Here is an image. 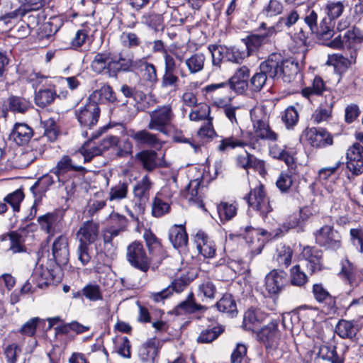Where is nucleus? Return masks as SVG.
<instances>
[{
	"label": "nucleus",
	"mask_w": 363,
	"mask_h": 363,
	"mask_svg": "<svg viewBox=\"0 0 363 363\" xmlns=\"http://www.w3.org/2000/svg\"><path fill=\"white\" fill-rule=\"evenodd\" d=\"M57 96L56 91L52 88L41 89L35 92V101L38 106L45 107L51 104Z\"/></svg>",
	"instance_id": "45"
},
{
	"label": "nucleus",
	"mask_w": 363,
	"mask_h": 363,
	"mask_svg": "<svg viewBox=\"0 0 363 363\" xmlns=\"http://www.w3.org/2000/svg\"><path fill=\"white\" fill-rule=\"evenodd\" d=\"M290 283L291 285L303 287L308 282V277L301 269L299 264H296L290 269Z\"/></svg>",
	"instance_id": "49"
},
{
	"label": "nucleus",
	"mask_w": 363,
	"mask_h": 363,
	"mask_svg": "<svg viewBox=\"0 0 363 363\" xmlns=\"http://www.w3.org/2000/svg\"><path fill=\"white\" fill-rule=\"evenodd\" d=\"M227 86H228V84H225V82L207 85L204 87L206 97L211 99L215 105V100H216V99H220L218 95L220 92L226 91Z\"/></svg>",
	"instance_id": "58"
},
{
	"label": "nucleus",
	"mask_w": 363,
	"mask_h": 363,
	"mask_svg": "<svg viewBox=\"0 0 363 363\" xmlns=\"http://www.w3.org/2000/svg\"><path fill=\"white\" fill-rule=\"evenodd\" d=\"M152 186V182L150 181L149 177L147 175L143 176L133 188L135 197L138 198L140 201L147 200Z\"/></svg>",
	"instance_id": "43"
},
{
	"label": "nucleus",
	"mask_w": 363,
	"mask_h": 363,
	"mask_svg": "<svg viewBox=\"0 0 363 363\" xmlns=\"http://www.w3.org/2000/svg\"><path fill=\"white\" fill-rule=\"evenodd\" d=\"M218 309L233 315L237 310L236 303L230 294H225L216 304Z\"/></svg>",
	"instance_id": "53"
},
{
	"label": "nucleus",
	"mask_w": 363,
	"mask_h": 363,
	"mask_svg": "<svg viewBox=\"0 0 363 363\" xmlns=\"http://www.w3.org/2000/svg\"><path fill=\"white\" fill-rule=\"evenodd\" d=\"M291 169H291L286 172H281L277 180L276 185L283 193L287 192L293 184L294 179Z\"/></svg>",
	"instance_id": "56"
},
{
	"label": "nucleus",
	"mask_w": 363,
	"mask_h": 363,
	"mask_svg": "<svg viewBox=\"0 0 363 363\" xmlns=\"http://www.w3.org/2000/svg\"><path fill=\"white\" fill-rule=\"evenodd\" d=\"M108 148L107 144L104 143L103 147L92 145L85 144L79 150L80 155L83 156L84 162H90L94 157L102 155L105 149Z\"/></svg>",
	"instance_id": "46"
},
{
	"label": "nucleus",
	"mask_w": 363,
	"mask_h": 363,
	"mask_svg": "<svg viewBox=\"0 0 363 363\" xmlns=\"http://www.w3.org/2000/svg\"><path fill=\"white\" fill-rule=\"evenodd\" d=\"M104 143L109 146H116L117 147L116 155L121 157H125L130 155L133 152V144L128 139L119 140L116 136H110L104 140Z\"/></svg>",
	"instance_id": "36"
},
{
	"label": "nucleus",
	"mask_w": 363,
	"mask_h": 363,
	"mask_svg": "<svg viewBox=\"0 0 363 363\" xmlns=\"http://www.w3.org/2000/svg\"><path fill=\"white\" fill-rule=\"evenodd\" d=\"M208 50L211 53L213 65L219 66L223 60H225L227 46L220 45H210Z\"/></svg>",
	"instance_id": "57"
},
{
	"label": "nucleus",
	"mask_w": 363,
	"mask_h": 363,
	"mask_svg": "<svg viewBox=\"0 0 363 363\" xmlns=\"http://www.w3.org/2000/svg\"><path fill=\"white\" fill-rule=\"evenodd\" d=\"M215 106L222 108L224 115L232 124H238L237 116L238 115V111L240 110L239 106L226 104L222 99H216V100H215Z\"/></svg>",
	"instance_id": "48"
},
{
	"label": "nucleus",
	"mask_w": 363,
	"mask_h": 363,
	"mask_svg": "<svg viewBox=\"0 0 363 363\" xmlns=\"http://www.w3.org/2000/svg\"><path fill=\"white\" fill-rule=\"evenodd\" d=\"M334 27L335 23L330 18H323L313 34H315L317 39L325 44L334 35Z\"/></svg>",
	"instance_id": "34"
},
{
	"label": "nucleus",
	"mask_w": 363,
	"mask_h": 363,
	"mask_svg": "<svg viewBox=\"0 0 363 363\" xmlns=\"http://www.w3.org/2000/svg\"><path fill=\"white\" fill-rule=\"evenodd\" d=\"M160 340L153 337L143 343L139 350L140 359L145 362H154L160 347Z\"/></svg>",
	"instance_id": "31"
},
{
	"label": "nucleus",
	"mask_w": 363,
	"mask_h": 363,
	"mask_svg": "<svg viewBox=\"0 0 363 363\" xmlns=\"http://www.w3.org/2000/svg\"><path fill=\"white\" fill-rule=\"evenodd\" d=\"M245 199L250 206L260 213L262 218H265L273 210L269 199L266 195L264 186L262 184L252 189L245 196Z\"/></svg>",
	"instance_id": "6"
},
{
	"label": "nucleus",
	"mask_w": 363,
	"mask_h": 363,
	"mask_svg": "<svg viewBox=\"0 0 363 363\" xmlns=\"http://www.w3.org/2000/svg\"><path fill=\"white\" fill-rule=\"evenodd\" d=\"M52 256L59 265H65L69 260V251L68 239L65 235H60L52 243Z\"/></svg>",
	"instance_id": "24"
},
{
	"label": "nucleus",
	"mask_w": 363,
	"mask_h": 363,
	"mask_svg": "<svg viewBox=\"0 0 363 363\" xmlns=\"http://www.w3.org/2000/svg\"><path fill=\"white\" fill-rule=\"evenodd\" d=\"M88 101L93 104H113L117 98L113 88L108 84H104L99 89L94 91L88 97Z\"/></svg>",
	"instance_id": "27"
},
{
	"label": "nucleus",
	"mask_w": 363,
	"mask_h": 363,
	"mask_svg": "<svg viewBox=\"0 0 363 363\" xmlns=\"http://www.w3.org/2000/svg\"><path fill=\"white\" fill-rule=\"evenodd\" d=\"M205 62V55L202 52H196L192 54L190 57L186 58L184 60V64L186 66L189 73L194 74L201 72L203 69Z\"/></svg>",
	"instance_id": "40"
},
{
	"label": "nucleus",
	"mask_w": 363,
	"mask_h": 363,
	"mask_svg": "<svg viewBox=\"0 0 363 363\" xmlns=\"http://www.w3.org/2000/svg\"><path fill=\"white\" fill-rule=\"evenodd\" d=\"M257 338L267 349L277 347L279 341L278 323L272 321L262 328L257 333Z\"/></svg>",
	"instance_id": "20"
},
{
	"label": "nucleus",
	"mask_w": 363,
	"mask_h": 363,
	"mask_svg": "<svg viewBox=\"0 0 363 363\" xmlns=\"http://www.w3.org/2000/svg\"><path fill=\"white\" fill-rule=\"evenodd\" d=\"M258 31L259 33L250 35L245 40L248 55L262 45L269 43L271 38L277 33L275 26L267 27V24L264 22L260 24Z\"/></svg>",
	"instance_id": "7"
},
{
	"label": "nucleus",
	"mask_w": 363,
	"mask_h": 363,
	"mask_svg": "<svg viewBox=\"0 0 363 363\" xmlns=\"http://www.w3.org/2000/svg\"><path fill=\"white\" fill-rule=\"evenodd\" d=\"M28 227L19 228L18 230L3 234L0 237L2 242H9L7 251L12 254L23 253L26 252L25 245L26 238L22 234Z\"/></svg>",
	"instance_id": "11"
},
{
	"label": "nucleus",
	"mask_w": 363,
	"mask_h": 363,
	"mask_svg": "<svg viewBox=\"0 0 363 363\" xmlns=\"http://www.w3.org/2000/svg\"><path fill=\"white\" fill-rule=\"evenodd\" d=\"M150 121L147 124L148 130H156L167 133L169 127L175 118L172 106L170 104L157 106L154 110L149 111Z\"/></svg>",
	"instance_id": "2"
},
{
	"label": "nucleus",
	"mask_w": 363,
	"mask_h": 363,
	"mask_svg": "<svg viewBox=\"0 0 363 363\" xmlns=\"http://www.w3.org/2000/svg\"><path fill=\"white\" fill-rule=\"evenodd\" d=\"M287 284L286 273L273 269L264 278V289L269 297H277Z\"/></svg>",
	"instance_id": "8"
},
{
	"label": "nucleus",
	"mask_w": 363,
	"mask_h": 363,
	"mask_svg": "<svg viewBox=\"0 0 363 363\" xmlns=\"http://www.w3.org/2000/svg\"><path fill=\"white\" fill-rule=\"evenodd\" d=\"M219 144L218 145L216 149L218 151L220 152H225L231 149H235L236 147H245V143H244V140L237 135H231L229 137H220Z\"/></svg>",
	"instance_id": "42"
},
{
	"label": "nucleus",
	"mask_w": 363,
	"mask_h": 363,
	"mask_svg": "<svg viewBox=\"0 0 363 363\" xmlns=\"http://www.w3.org/2000/svg\"><path fill=\"white\" fill-rule=\"evenodd\" d=\"M269 154L272 157L284 161L289 168L293 169L295 160L291 152L287 150L285 145L284 147L277 144L272 145L269 147Z\"/></svg>",
	"instance_id": "39"
},
{
	"label": "nucleus",
	"mask_w": 363,
	"mask_h": 363,
	"mask_svg": "<svg viewBox=\"0 0 363 363\" xmlns=\"http://www.w3.org/2000/svg\"><path fill=\"white\" fill-rule=\"evenodd\" d=\"M24 194L22 191L16 190L13 193L7 195L4 201L9 203L12 208L14 212H18L20 211V204L23 200Z\"/></svg>",
	"instance_id": "63"
},
{
	"label": "nucleus",
	"mask_w": 363,
	"mask_h": 363,
	"mask_svg": "<svg viewBox=\"0 0 363 363\" xmlns=\"http://www.w3.org/2000/svg\"><path fill=\"white\" fill-rule=\"evenodd\" d=\"M254 134L262 140L277 141L278 134L269 126V117L263 107H255L250 111Z\"/></svg>",
	"instance_id": "3"
},
{
	"label": "nucleus",
	"mask_w": 363,
	"mask_h": 363,
	"mask_svg": "<svg viewBox=\"0 0 363 363\" xmlns=\"http://www.w3.org/2000/svg\"><path fill=\"white\" fill-rule=\"evenodd\" d=\"M339 274L352 287L359 286L363 281V276L357 273L356 267L347 258L341 261Z\"/></svg>",
	"instance_id": "25"
},
{
	"label": "nucleus",
	"mask_w": 363,
	"mask_h": 363,
	"mask_svg": "<svg viewBox=\"0 0 363 363\" xmlns=\"http://www.w3.org/2000/svg\"><path fill=\"white\" fill-rule=\"evenodd\" d=\"M38 222L43 230L48 234L54 235L63 228V218L56 213H48L38 218Z\"/></svg>",
	"instance_id": "13"
},
{
	"label": "nucleus",
	"mask_w": 363,
	"mask_h": 363,
	"mask_svg": "<svg viewBox=\"0 0 363 363\" xmlns=\"http://www.w3.org/2000/svg\"><path fill=\"white\" fill-rule=\"evenodd\" d=\"M33 135V130L24 123H16L9 135L10 140L18 145L28 143Z\"/></svg>",
	"instance_id": "26"
},
{
	"label": "nucleus",
	"mask_w": 363,
	"mask_h": 363,
	"mask_svg": "<svg viewBox=\"0 0 363 363\" xmlns=\"http://www.w3.org/2000/svg\"><path fill=\"white\" fill-rule=\"evenodd\" d=\"M203 309H206L203 306L194 301L193 294H190L188 298L179 304L176 308L178 313H181L182 311L186 313H193Z\"/></svg>",
	"instance_id": "55"
},
{
	"label": "nucleus",
	"mask_w": 363,
	"mask_h": 363,
	"mask_svg": "<svg viewBox=\"0 0 363 363\" xmlns=\"http://www.w3.org/2000/svg\"><path fill=\"white\" fill-rule=\"evenodd\" d=\"M280 78L284 82L291 84L302 79L298 62L294 58H283Z\"/></svg>",
	"instance_id": "14"
},
{
	"label": "nucleus",
	"mask_w": 363,
	"mask_h": 363,
	"mask_svg": "<svg viewBox=\"0 0 363 363\" xmlns=\"http://www.w3.org/2000/svg\"><path fill=\"white\" fill-rule=\"evenodd\" d=\"M143 23L155 30H158L162 26L163 17L157 13H145L142 17Z\"/></svg>",
	"instance_id": "61"
},
{
	"label": "nucleus",
	"mask_w": 363,
	"mask_h": 363,
	"mask_svg": "<svg viewBox=\"0 0 363 363\" xmlns=\"http://www.w3.org/2000/svg\"><path fill=\"white\" fill-rule=\"evenodd\" d=\"M235 164L237 167L245 170L253 169L260 175H264L267 172L264 162L258 159L254 155L249 153L247 151H245L244 154L237 155Z\"/></svg>",
	"instance_id": "17"
},
{
	"label": "nucleus",
	"mask_w": 363,
	"mask_h": 363,
	"mask_svg": "<svg viewBox=\"0 0 363 363\" xmlns=\"http://www.w3.org/2000/svg\"><path fill=\"white\" fill-rule=\"evenodd\" d=\"M302 255L306 261V268L313 274L323 269V252L315 247H306Z\"/></svg>",
	"instance_id": "16"
},
{
	"label": "nucleus",
	"mask_w": 363,
	"mask_h": 363,
	"mask_svg": "<svg viewBox=\"0 0 363 363\" xmlns=\"http://www.w3.org/2000/svg\"><path fill=\"white\" fill-rule=\"evenodd\" d=\"M7 108L0 111V117L6 118L9 111L15 113H25L32 107L31 103L28 99L13 95L10 96L7 99Z\"/></svg>",
	"instance_id": "23"
},
{
	"label": "nucleus",
	"mask_w": 363,
	"mask_h": 363,
	"mask_svg": "<svg viewBox=\"0 0 363 363\" xmlns=\"http://www.w3.org/2000/svg\"><path fill=\"white\" fill-rule=\"evenodd\" d=\"M143 238L145 241L150 254H152L155 250H160L162 247L161 242L150 230L145 229Z\"/></svg>",
	"instance_id": "60"
},
{
	"label": "nucleus",
	"mask_w": 363,
	"mask_h": 363,
	"mask_svg": "<svg viewBox=\"0 0 363 363\" xmlns=\"http://www.w3.org/2000/svg\"><path fill=\"white\" fill-rule=\"evenodd\" d=\"M111 53L110 52H97L91 61V69L98 74L105 73L110 77Z\"/></svg>",
	"instance_id": "29"
},
{
	"label": "nucleus",
	"mask_w": 363,
	"mask_h": 363,
	"mask_svg": "<svg viewBox=\"0 0 363 363\" xmlns=\"http://www.w3.org/2000/svg\"><path fill=\"white\" fill-rule=\"evenodd\" d=\"M267 76L260 70L255 73L250 80L249 87L255 92L259 91L266 84Z\"/></svg>",
	"instance_id": "64"
},
{
	"label": "nucleus",
	"mask_w": 363,
	"mask_h": 363,
	"mask_svg": "<svg viewBox=\"0 0 363 363\" xmlns=\"http://www.w3.org/2000/svg\"><path fill=\"white\" fill-rule=\"evenodd\" d=\"M361 329L362 326L357 320L341 319L335 326L336 333L342 339H354Z\"/></svg>",
	"instance_id": "28"
},
{
	"label": "nucleus",
	"mask_w": 363,
	"mask_h": 363,
	"mask_svg": "<svg viewBox=\"0 0 363 363\" xmlns=\"http://www.w3.org/2000/svg\"><path fill=\"white\" fill-rule=\"evenodd\" d=\"M223 331L224 328L222 325L204 329L197 337L196 340L199 343H210L217 339Z\"/></svg>",
	"instance_id": "51"
},
{
	"label": "nucleus",
	"mask_w": 363,
	"mask_h": 363,
	"mask_svg": "<svg viewBox=\"0 0 363 363\" xmlns=\"http://www.w3.org/2000/svg\"><path fill=\"white\" fill-rule=\"evenodd\" d=\"M292 255L293 251L289 246L280 244L277 248L274 258L279 266L288 267L291 264Z\"/></svg>",
	"instance_id": "47"
},
{
	"label": "nucleus",
	"mask_w": 363,
	"mask_h": 363,
	"mask_svg": "<svg viewBox=\"0 0 363 363\" xmlns=\"http://www.w3.org/2000/svg\"><path fill=\"white\" fill-rule=\"evenodd\" d=\"M128 193V184L119 182L109 189L107 199L109 201H119L125 199Z\"/></svg>",
	"instance_id": "50"
},
{
	"label": "nucleus",
	"mask_w": 363,
	"mask_h": 363,
	"mask_svg": "<svg viewBox=\"0 0 363 363\" xmlns=\"http://www.w3.org/2000/svg\"><path fill=\"white\" fill-rule=\"evenodd\" d=\"M126 260L133 268L142 272H147L151 265L152 259L142 242L134 241L128 245L126 248Z\"/></svg>",
	"instance_id": "4"
},
{
	"label": "nucleus",
	"mask_w": 363,
	"mask_h": 363,
	"mask_svg": "<svg viewBox=\"0 0 363 363\" xmlns=\"http://www.w3.org/2000/svg\"><path fill=\"white\" fill-rule=\"evenodd\" d=\"M135 70L143 72V78L150 83L157 81L156 67L153 64L147 62L145 59H138Z\"/></svg>",
	"instance_id": "44"
},
{
	"label": "nucleus",
	"mask_w": 363,
	"mask_h": 363,
	"mask_svg": "<svg viewBox=\"0 0 363 363\" xmlns=\"http://www.w3.org/2000/svg\"><path fill=\"white\" fill-rule=\"evenodd\" d=\"M129 136L134 140L136 144L150 148L160 147L162 143L157 134L150 133L146 129L135 131L132 130Z\"/></svg>",
	"instance_id": "21"
},
{
	"label": "nucleus",
	"mask_w": 363,
	"mask_h": 363,
	"mask_svg": "<svg viewBox=\"0 0 363 363\" xmlns=\"http://www.w3.org/2000/svg\"><path fill=\"white\" fill-rule=\"evenodd\" d=\"M308 143L315 147H324L333 143L332 135L323 128H311L306 131Z\"/></svg>",
	"instance_id": "22"
},
{
	"label": "nucleus",
	"mask_w": 363,
	"mask_h": 363,
	"mask_svg": "<svg viewBox=\"0 0 363 363\" xmlns=\"http://www.w3.org/2000/svg\"><path fill=\"white\" fill-rule=\"evenodd\" d=\"M44 135L48 138L50 141H55L58 135L59 129L55 121L50 118L45 121L43 123Z\"/></svg>",
	"instance_id": "62"
},
{
	"label": "nucleus",
	"mask_w": 363,
	"mask_h": 363,
	"mask_svg": "<svg viewBox=\"0 0 363 363\" xmlns=\"http://www.w3.org/2000/svg\"><path fill=\"white\" fill-rule=\"evenodd\" d=\"M327 91L325 82L323 79L316 76L314 77L312 84L302 89V96L309 101L312 100L314 96H320Z\"/></svg>",
	"instance_id": "38"
},
{
	"label": "nucleus",
	"mask_w": 363,
	"mask_h": 363,
	"mask_svg": "<svg viewBox=\"0 0 363 363\" xmlns=\"http://www.w3.org/2000/svg\"><path fill=\"white\" fill-rule=\"evenodd\" d=\"M315 243L326 250L336 251L342 246V235L333 225L325 224L313 232Z\"/></svg>",
	"instance_id": "5"
},
{
	"label": "nucleus",
	"mask_w": 363,
	"mask_h": 363,
	"mask_svg": "<svg viewBox=\"0 0 363 363\" xmlns=\"http://www.w3.org/2000/svg\"><path fill=\"white\" fill-rule=\"evenodd\" d=\"M217 211L220 222L225 223L237 215L238 205L235 203L222 201L217 205Z\"/></svg>",
	"instance_id": "41"
},
{
	"label": "nucleus",
	"mask_w": 363,
	"mask_h": 363,
	"mask_svg": "<svg viewBox=\"0 0 363 363\" xmlns=\"http://www.w3.org/2000/svg\"><path fill=\"white\" fill-rule=\"evenodd\" d=\"M100 112L99 106L89 101L84 106L75 111V116L82 126L91 128L96 125Z\"/></svg>",
	"instance_id": "9"
},
{
	"label": "nucleus",
	"mask_w": 363,
	"mask_h": 363,
	"mask_svg": "<svg viewBox=\"0 0 363 363\" xmlns=\"http://www.w3.org/2000/svg\"><path fill=\"white\" fill-rule=\"evenodd\" d=\"M169 240L174 248L186 246L188 235L184 225H174L169 230Z\"/></svg>",
	"instance_id": "35"
},
{
	"label": "nucleus",
	"mask_w": 363,
	"mask_h": 363,
	"mask_svg": "<svg viewBox=\"0 0 363 363\" xmlns=\"http://www.w3.org/2000/svg\"><path fill=\"white\" fill-rule=\"evenodd\" d=\"M347 167L355 175L363 173V146L358 143L350 146L346 152Z\"/></svg>",
	"instance_id": "12"
},
{
	"label": "nucleus",
	"mask_w": 363,
	"mask_h": 363,
	"mask_svg": "<svg viewBox=\"0 0 363 363\" xmlns=\"http://www.w3.org/2000/svg\"><path fill=\"white\" fill-rule=\"evenodd\" d=\"M283 56L280 53L273 52L267 59L259 65V69L263 72L267 77L272 79L280 78V73L283 63Z\"/></svg>",
	"instance_id": "15"
},
{
	"label": "nucleus",
	"mask_w": 363,
	"mask_h": 363,
	"mask_svg": "<svg viewBox=\"0 0 363 363\" xmlns=\"http://www.w3.org/2000/svg\"><path fill=\"white\" fill-rule=\"evenodd\" d=\"M312 293L314 298L318 303H325L326 313L334 314L336 313V298L333 296L322 284H314L312 287Z\"/></svg>",
	"instance_id": "19"
},
{
	"label": "nucleus",
	"mask_w": 363,
	"mask_h": 363,
	"mask_svg": "<svg viewBox=\"0 0 363 363\" xmlns=\"http://www.w3.org/2000/svg\"><path fill=\"white\" fill-rule=\"evenodd\" d=\"M83 169L84 167L76 164L69 156L65 155L57 162L55 167L52 170V172L57 177L58 181L61 182V177L66 173L71 171L79 172Z\"/></svg>",
	"instance_id": "32"
},
{
	"label": "nucleus",
	"mask_w": 363,
	"mask_h": 363,
	"mask_svg": "<svg viewBox=\"0 0 363 363\" xmlns=\"http://www.w3.org/2000/svg\"><path fill=\"white\" fill-rule=\"evenodd\" d=\"M263 319V315L259 310L248 309L244 314L242 327L249 331L259 329Z\"/></svg>",
	"instance_id": "37"
},
{
	"label": "nucleus",
	"mask_w": 363,
	"mask_h": 363,
	"mask_svg": "<svg viewBox=\"0 0 363 363\" xmlns=\"http://www.w3.org/2000/svg\"><path fill=\"white\" fill-rule=\"evenodd\" d=\"M108 222V228H113L120 234L127 230L128 220L125 216L118 213H111Z\"/></svg>",
	"instance_id": "54"
},
{
	"label": "nucleus",
	"mask_w": 363,
	"mask_h": 363,
	"mask_svg": "<svg viewBox=\"0 0 363 363\" xmlns=\"http://www.w3.org/2000/svg\"><path fill=\"white\" fill-rule=\"evenodd\" d=\"M135 159L139 161L143 169L152 172L160 167L157 153L151 150H145L135 155Z\"/></svg>",
	"instance_id": "33"
},
{
	"label": "nucleus",
	"mask_w": 363,
	"mask_h": 363,
	"mask_svg": "<svg viewBox=\"0 0 363 363\" xmlns=\"http://www.w3.org/2000/svg\"><path fill=\"white\" fill-rule=\"evenodd\" d=\"M211 113V108L207 104H201L197 108L192 110L189 115V118L192 121H201L207 119L208 121Z\"/></svg>",
	"instance_id": "59"
},
{
	"label": "nucleus",
	"mask_w": 363,
	"mask_h": 363,
	"mask_svg": "<svg viewBox=\"0 0 363 363\" xmlns=\"http://www.w3.org/2000/svg\"><path fill=\"white\" fill-rule=\"evenodd\" d=\"M170 205L168 202L159 196H155L152 203V215L155 218H160L169 213Z\"/></svg>",
	"instance_id": "52"
},
{
	"label": "nucleus",
	"mask_w": 363,
	"mask_h": 363,
	"mask_svg": "<svg viewBox=\"0 0 363 363\" xmlns=\"http://www.w3.org/2000/svg\"><path fill=\"white\" fill-rule=\"evenodd\" d=\"M203 186H201V180L199 179L190 181L184 191V197L191 204L203 208Z\"/></svg>",
	"instance_id": "18"
},
{
	"label": "nucleus",
	"mask_w": 363,
	"mask_h": 363,
	"mask_svg": "<svg viewBox=\"0 0 363 363\" xmlns=\"http://www.w3.org/2000/svg\"><path fill=\"white\" fill-rule=\"evenodd\" d=\"M99 225L93 221L82 224L77 233L78 246L77 255L82 266H86L91 260L90 245L97 239Z\"/></svg>",
	"instance_id": "1"
},
{
	"label": "nucleus",
	"mask_w": 363,
	"mask_h": 363,
	"mask_svg": "<svg viewBox=\"0 0 363 363\" xmlns=\"http://www.w3.org/2000/svg\"><path fill=\"white\" fill-rule=\"evenodd\" d=\"M137 60L133 56L119 53L117 56L111 54L110 77L116 78L121 72H130L135 70Z\"/></svg>",
	"instance_id": "10"
},
{
	"label": "nucleus",
	"mask_w": 363,
	"mask_h": 363,
	"mask_svg": "<svg viewBox=\"0 0 363 363\" xmlns=\"http://www.w3.org/2000/svg\"><path fill=\"white\" fill-rule=\"evenodd\" d=\"M195 242L199 252L205 258H212L216 254L213 242L202 231H199L195 236Z\"/></svg>",
	"instance_id": "30"
}]
</instances>
